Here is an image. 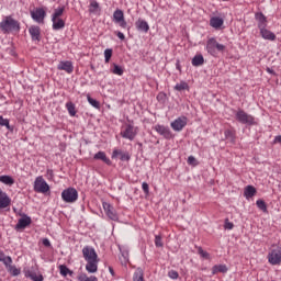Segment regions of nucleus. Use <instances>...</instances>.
Segmentation results:
<instances>
[{"mask_svg":"<svg viewBox=\"0 0 281 281\" xmlns=\"http://www.w3.org/2000/svg\"><path fill=\"white\" fill-rule=\"evenodd\" d=\"M0 29L4 34L19 32V30H21V24L19 21L12 19V16H7L2 22H0Z\"/></svg>","mask_w":281,"mask_h":281,"instance_id":"1","label":"nucleus"},{"mask_svg":"<svg viewBox=\"0 0 281 281\" xmlns=\"http://www.w3.org/2000/svg\"><path fill=\"white\" fill-rule=\"evenodd\" d=\"M235 120L239 122V124H246L247 126H254V124H256V119L244 110H238L235 113Z\"/></svg>","mask_w":281,"mask_h":281,"instance_id":"2","label":"nucleus"},{"mask_svg":"<svg viewBox=\"0 0 281 281\" xmlns=\"http://www.w3.org/2000/svg\"><path fill=\"white\" fill-rule=\"evenodd\" d=\"M61 199L65 203H76L78 201V190L74 188L65 189L61 192Z\"/></svg>","mask_w":281,"mask_h":281,"instance_id":"3","label":"nucleus"},{"mask_svg":"<svg viewBox=\"0 0 281 281\" xmlns=\"http://www.w3.org/2000/svg\"><path fill=\"white\" fill-rule=\"evenodd\" d=\"M31 19L35 21V23H45V18L47 16V12L43 8H36L35 10L30 11Z\"/></svg>","mask_w":281,"mask_h":281,"instance_id":"4","label":"nucleus"},{"mask_svg":"<svg viewBox=\"0 0 281 281\" xmlns=\"http://www.w3.org/2000/svg\"><path fill=\"white\" fill-rule=\"evenodd\" d=\"M35 192H41L45 194V192H49V184L43 179V177H37L34 182Z\"/></svg>","mask_w":281,"mask_h":281,"instance_id":"5","label":"nucleus"},{"mask_svg":"<svg viewBox=\"0 0 281 281\" xmlns=\"http://www.w3.org/2000/svg\"><path fill=\"white\" fill-rule=\"evenodd\" d=\"M113 21L123 30H126L128 27V23H126V20H124V11L120 9L114 11Z\"/></svg>","mask_w":281,"mask_h":281,"instance_id":"6","label":"nucleus"},{"mask_svg":"<svg viewBox=\"0 0 281 281\" xmlns=\"http://www.w3.org/2000/svg\"><path fill=\"white\" fill-rule=\"evenodd\" d=\"M187 125H188V119L186 116L178 117L170 124L171 128L177 133L183 131V128H186Z\"/></svg>","mask_w":281,"mask_h":281,"instance_id":"7","label":"nucleus"},{"mask_svg":"<svg viewBox=\"0 0 281 281\" xmlns=\"http://www.w3.org/2000/svg\"><path fill=\"white\" fill-rule=\"evenodd\" d=\"M82 256L86 262L91 260H98V252H95V249L91 246H86L82 248Z\"/></svg>","mask_w":281,"mask_h":281,"instance_id":"8","label":"nucleus"},{"mask_svg":"<svg viewBox=\"0 0 281 281\" xmlns=\"http://www.w3.org/2000/svg\"><path fill=\"white\" fill-rule=\"evenodd\" d=\"M136 135H137V131L131 124L126 125L125 130L123 132H121V136L124 139H130V142H133V139H135Z\"/></svg>","mask_w":281,"mask_h":281,"instance_id":"9","label":"nucleus"},{"mask_svg":"<svg viewBox=\"0 0 281 281\" xmlns=\"http://www.w3.org/2000/svg\"><path fill=\"white\" fill-rule=\"evenodd\" d=\"M25 278H31L33 281H43V274L38 271L37 268L32 267L29 270H24Z\"/></svg>","mask_w":281,"mask_h":281,"instance_id":"10","label":"nucleus"},{"mask_svg":"<svg viewBox=\"0 0 281 281\" xmlns=\"http://www.w3.org/2000/svg\"><path fill=\"white\" fill-rule=\"evenodd\" d=\"M268 262H270V265H280V262H281V250H280V248L272 249L268 254Z\"/></svg>","mask_w":281,"mask_h":281,"instance_id":"11","label":"nucleus"},{"mask_svg":"<svg viewBox=\"0 0 281 281\" xmlns=\"http://www.w3.org/2000/svg\"><path fill=\"white\" fill-rule=\"evenodd\" d=\"M225 16L223 15H213L212 16V27L214 30H223L225 26Z\"/></svg>","mask_w":281,"mask_h":281,"instance_id":"12","label":"nucleus"},{"mask_svg":"<svg viewBox=\"0 0 281 281\" xmlns=\"http://www.w3.org/2000/svg\"><path fill=\"white\" fill-rule=\"evenodd\" d=\"M155 131L158 132L159 135L165 137V139H172V132L170 127H166L164 125H156Z\"/></svg>","mask_w":281,"mask_h":281,"instance_id":"13","label":"nucleus"},{"mask_svg":"<svg viewBox=\"0 0 281 281\" xmlns=\"http://www.w3.org/2000/svg\"><path fill=\"white\" fill-rule=\"evenodd\" d=\"M103 210L111 221H117V214L111 204L103 202Z\"/></svg>","mask_w":281,"mask_h":281,"instance_id":"14","label":"nucleus"},{"mask_svg":"<svg viewBox=\"0 0 281 281\" xmlns=\"http://www.w3.org/2000/svg\"><path fill=\"white\" fill-rule=\"evenodd\" d=\"M32 225V217L23 215L15 225V229H25V227Z\"/></svg>","mask_w":281,"mask_h":281,"instance_id":"15","label":"nucleus"},{"mask_svg":"<svg viewBox=\"0 0 281 281\" xmlns=\"http://www.w3.org/2000/svg\"><path fill=\"white\" fill-rule=\"evenodd\" d=\"M57 69L59 71H66V74H72L74 72V64L71 61H60L57 66Z\"/></svg>","mask_w":281,"mask_h":281,"instance_id":"16","label":"nucleus"},{"mask_svg":"<svg viewBox=\"0 0 281 281\" xmlns=\"http://www.w3.org/2000/svg\"><path fill=\"white\" fill-rule=\"evenodd\" d=\"M11 203L10 196H8V193L0 190V210H5V207H9Z\"/></svg>","mask_w":281,"mask_h":281,"instance_id":"17","label":"nucleus"},{"mask_svg":"<svg viewBox=\"0 0 281 281\" xmlns=\"http://www.w3.org/2000/svg\"><path fill=\"white\" fill-rule=\"evenodd\" d=\"M135 25L138 32H144L145 34L148 33V30H150V26L148 25V22H146V20L138 19L135 22Z\"/></svg>","mask_w":281,"mask_h":281,"instance_id":"18","label":"nucleus"},{"mask_svg":"<svg viewBox=\"0 0 281 281\" xmlns=\"http://www.w3.org/2000/svg\"><path fill=\"white\" fill-rule=\"evenodd\" d=\"M32 41H41V27L33 25L29 29Z\"/></svg>","mask_w":281,"mask_h":281,"instance_id":"19","label":"nucleus"},{"mask_svg":"<svg viewBox=\"0 0 281 281\" xmlns=\"http://www.w3.org/2000/svg\"><path fill=\"white\" fill-rule=\"evenodd\" d=\"M98 262H100L99 259L87 261L86 271L88 273H98Z\"/></svg>","mask_w":281,"mask_h":281,"instance_id":"20","label":"nucleus"},{"mask_svg":"<svg viewBox=\"0 0 281 281\" xmlns=\"http://www.w3.org/2000/svg\"><path fill=\"white\" fill-rule=\"evenodd\" d=\"M260 30V34L262 36V38H265L266 41H274L276 40V33L267 30V27L261 26Z\"/></svg>","mask_w":281,"mask_h":281,"instance_id":"21","label":"nucleus"},{"mask_svg":"<svg viewBox=\"0 0 281 281\" xmlns=\"http://www.w3.org/2000/svg\"><path fill=\"white\" fill-rule=\"evenodd\" d=\"M224 135L225 139H227V142H231V144H234L236 142V131L234 128L225 130Z\"/></svg>","mask_w":281,"mask_h":281,"instance_id":"22","label":"nucleus"},{"mask_svg":"<svg viewBox=\"0 0 281 281\" xmlns=\"http://www.w3.org/2000/svg\"><path fill=\"white\" fill-rule=\"evenodd\" d=\"M93 159H97V160H100V161H103L104 164H106L108 166H111V159H109L106 157V154L104 151H98Z\"/></svg>","mask_w":281,"mask_h":281,"instance_id":"23","label":"nucleus"},{"mask_svg":"<svg viewBox=\"0 0 281 281\" xmlns=\"http://www.w3.org/2000/svg\"><path fill=\"white\" fill-rule=\"evenodd\" d=\"M256 188L254 186H247L244 190V196H246V199H251L254 196H256Z\"/></svg>","mask_w":281,"mask_h":281,"instance_id":"24","label":"nucleus"},{"mask_svg":"<svg viewBox=\"0 0 281 281\" xmlns=\"http://www.w3.org/2000/svg\"><path fill=\"white\" fill-rule=\"evenodd\" d=\"M52 23H53V30L55 31L63 30L65 27V22L60 18L52 20Z\"/></svg>","mask_w":281,"mask_h":281,"instance_id":"25","label":"nucleus"},{"mask_svg":"<svg viewBox=\"0 0 281 281\" xmlns=\"http://www.w3.org/2000/svg\"><path fill=\"white\" fill-rule=\"evenodd\" d=\"M256 19H257V21L259 22V24H258L259 30H261L262 26H263V27H267V16H265V14H262V13H257V14H256Z\"/></svg>","mask_w":281,"mask_h":281,"instance_id":"26","label":"nucleus"},{"mask_svg":"<svg viewBox=\"0 0 281 281\" xmlns=\"http://www.w3.org/2000/svg\"><path fill=\"white\" fill-rule=\"evenodd\" d=\"M203 63H205V59H203V55H195L192 58L193 67H201V65H203Z\"/></svg>","mask_w":281,"mask_h":281,"instance_id":"27","label":"nucleus"},{"mask_svg":"<svg viewBox=\"0 0 281 281\" xmlns=\"http://www.w3.org/2000/svg\"><path fill=\"white\" fill-rule=\"evenodd\" d=\"M0 182L4 186H14V178L11 176H0Z\"/></svg>","mask_w":281,"mask_h":281,"instance_id":"28","label":"nucleus"},{"mask_svg":"<svg viewBox=\"0 0 281 281\" xmlns=\"http://www.w3.org/2000/svg\"><path fill=\"white\" fill-rule=\"evenodd\" d=\"M63 14H65V7H59L55 9L52 15V21H55V19H60Z\"/></svg>","mask_w":281,"mask_h":281,"instance_id":"29","label":"nucleus"},{"mask_svg":"<svg viewBox=\"0 0 281 281\" xmlns=\"http://www.w3.org/2000/svg\"><path fill=\"white\" fill-rule=\"evenodd\" d=\"M212 49L214 52V49H216L217 52H220L221 54H223V52H225V45L220 44L218 42H216V40H212Z\"/></svg>","mask_w":281,"mask_h":281,"instance_id":"30","label":"nucleus"},{"mask_svg":"<svg viewBox=\"0 0 281 281\" xmlns=\"http://www.w3.org/2000/svg\"><path fill=\"white\" fill-rule=\"evenodd\" d=\"M213 273H227V266H225V265L214 266Z\"/></svg>","mask_w":281,"mask_h":281,"instance_id":"31","label":"nucleus"},{"mask_svg":"<svg viewBox=\"0 0 281 281\" xmlns=\"http://www.w3.org/2000/svg\"><path fill=\"white\" fill-rule=\"evenodd\" d=\"M66 108H67L69 115H71V117H75L76 116V104H74L72 102H68V103H66Z\"/></svg>","mask_w":281,"mask_h":281,"instance_id":"32","label":"nucleus"},{"mask_svg":"<svg viewBox=\"0 0 281 281\" xmlns=\"http://www.w3.org/2000/svg\"><path fill=\"white\" fill-rule=\"evenodd\" d=\"M7 270L11 273V276H13L14 278L16 276H21V269L16 268V266H9V268H7Z\"/></svg>","mask_w":281,"mask_h":281,"instance_id":"33","label":"nucleus"},{"mask_svg":"<svg viewBox=\"0 0 281 281\" xmlns=\"http://www.w3.org/2000/svg\"><path fill=\"white\" fill-rule=\"evenodd\" d=\"M186 89H189L188 82H186V81H181L180 83H177L175 86L176 91H186Z\"/></svg>","mask_w":281,"mask_h":281,"instance_id":"34","label":"nucleus"},{"mask_svg":"<svg viewBox=\"0 0 281 281\" xmlns=\"http://www.w3.org/2000/svg\"><path fill=\"white\" fill-rule=\"evenodd\" d=\"M79 281H98V278L95 276L88 277L87 274H80L78 277Z\"/></svg>","mask_w":281,"mask_h":281,"instance_id":"35","label":"nucleus"},{"mask_svg":"<svg viewBox=\"0 0 281 281\" xmlns=\"http://www.w3.org/2000/svg\"><path fill=\"white\" fill-rule=\"evenodd\" d=\"M59 271H60V276H64V277H67L69 276V273H71V270H69V268H67V266L65 265L59 266Z\"/></svg>","mask_w":281,"mask_h":281,"instance_id":"36","label":"nucleus"},{"mask_svg":"<svg viewBox=\"0 0 281 281\" xmlns=\"http://www.w3.org/2000/svg\"><path fill=\"white\" fill-rule=\"evenodd\" d=\"M134 281H144V272L142 270H137L135 273H134V278H133Z\"/></svg>","mask_w":281,"mask_h":281,"instance_id":"37","label":"nucleus"},{"mask_svg":"<svg viewBox=\"0 0 281 281\" xmlns=\"http://www.w3.org/2000/svg\"><path fill=\"white\" fill-rule=\"evenodd\" d=\"M88 102L93 106L94 109H100V102H98L95 99L88 95Z\"/></svg>","mask_w":281,"mask_h":281,"instance_id":"38","label":"nucleus"},{"mask_svg":"<svg viewBox=\"0 0 281 281\" xmlns=\"http://www.w3.org/2000/svg\"><path fill=\"white\" fill-rule=\"evenodd\" d=\"M2 262H3V265L5 266L7 269L10 268L12 266V257H10V256L5 257L4 256L2 258Z\"/></svg>","mask_w":281,"mask_h":281,"instance_id":"39","label":"nucleus"},{"mask_svg":"<svg viewBox=\"0 0 281 281\" xmlns=\"http://www.w3.org/2000/svg\"><path fill=\"white\" fill-rule=\"evenodd\" d=\"M112 72L115 74V76H122L124 74V69H122V67H120L119 65L114 64Z\"/></svg>","mask_w":281,"mask_h":281,"instance_id":"40","label":"nucleus"},{"mask_svg":"<svg viewBox=\"0 0 281 281\" xmlns=\"http://www.w3.org/2000/svg\"><path fill=\"white\" fill-rule=\"evenodd\" d=\"M111 56H113V49L106 48L104 50L105 63H109V60H111Z\"/></svg>","mask_w":281,"mask_h":281,"instance_id":"41","label":"nucleus"},{"mask_svg":"<svg viewBox=\"0 0 281 281\" xmlns=\"http://www.w3.org/2000/svg\"><path fill=\"white\" fill-rule=\"evenodd\" d=\"M0 126H5L8 128V131H10V121L8 119H3L0 115Z\"/></svg>","mask_w":281,"mask_h":281,"instance_id":"42","label":"nucleus"},{"mask_svg":"<svg viewBox=\"0 0 281 281\" xmlns=\"http://www.w3.org/2000/svg\"><path fill=\"white\" fill-rule=\"evenodd\" d=\"M257 207H259V210H262V212H267V204L262 200H257Z\"/></svg>","mask_w":281,"mask_h":281,"instance_id":"43","label":"nucleus"},{"mask_svg":"<svg viewBox=\"0 0 281 281\" xmlns=\"http://www.w3.org/2000/svg\"><path fill=\"white\" fill-rule=\"evenodd\" d=\"M90 7L92 8V9H90V12H95V10H98V8H100V4L98 3V1L93 0V1H91Z\"/></svg>","mask_w":281,"mask_h":281,"instance_id":"44","label":"nucleus"},{"mask_svg":"<svg viewBox=\"0 0 281 281\" xmlns=\"http://www.w3.org/2000/svg\"><path fill=\"white\" fill-rule=\"evenodd\" d=\"M155 245H156V247H164V243L161 241V236L156 235Z\"/></svg>","mask_w":281,"mask_h":281,"instance_id":"45","label":"nucleus"},{"mask_svg":"<svg viewBox=\"0 0 281 281\" xmlns=\"http://www.w3.org/2000/svg\"><path fill=\"white\" fill-rule=\"evenodd\" d=\"M142 188H143V191L145 192V194H150V188L148 186V182H143Z\"/></svg>","mask_w":281,"mask_h":281,"instance_id":"46","label":"nucleus"},{"mask_svg":"<svg viewBox=\"0 0 281 281\" xmlns=\"http://www.w3.org/2000/svg\"><path fill=\"white\" fill-rule=\"evenodd\" d=\"M169 278H171V280H177V278H179V272L171 270L168 273Z\"/></svg>","mask_w":281,"mask_h":281,"instance_id":"47","label":"nucleus"},{"mask_svg":"<svg viewBox=\"0 0 281 281\" xmlns=\"http://www.w3.org/2000/svg\"><path fill=\"white\" fill-rule=\"evenodd\" d=\"M130 159H131V155H128V153L122 151L121 161H128Z\"/></svg>","mask_w":281,"mask_h":281,"instance_id":"48","label":"nucleus"},{"mask_svg":"<svg viewBox=\"0 0 281 281\" xmlns=\"http://www.w3.org/2000/svg\"><path fill=\"white\" fill-rule=\"evenodd\" d=\"M224 228L234 229V223L229 222V220H225Z\"/></svg>","mask_w":281,"mask_h":281,"instance_id":"49","label":"nucleus"},{"mask_svg":"<svg viewBox=\"0 0 281 281\" xmlns=\"http://www.w3.org/2000/svg\"><path fill=\"white\" fill-rule=\"evenodd\" d=\"M188 164L189 166H196V158H194V156H189Z\"/></svg>","mask_w":281,"mask_h":281,"instance_id":"50","label":"nucleus"},{"mask_svg":"<svg viewBox=\"0 0 281 281\" xmlns=\"http://www.w3.org/2000/svg\"><path fill=\"white\" fill-rule=\"evenodd\" d=\"M122 258H123L122 262H124V265H126V262H128V251H123Z\"/></svg>","mask_w":281,"mask_h":281,"instance_id":"51","label":"nucleus"},{"mask_svg":"<svg viewBox=\"0 0 281 281\" xmlns=\"http://www.w3.org/2000/svg\"><path fill=\"white\" fill-rule=\"evenodd\" d=\"M42 244L44 245V247H52V243H50L49 239H47V238H44V239L42 240Z\"/></svg>","mask_w":281,"mask_h":281,"instance_id":"52","label":"nucleus"},{"mask_svg":"<svg viewBox=\"0 0 281 281\" xmlns=\"http://www.w3.org/2000/svg\"><path fill=\"white\" fill-rule=\"evenodd\" d=\"M116 36H117V38H120V41H124L125 38H126V36H124V33H122V32H116Z\"/></svg>","mask_w":281,"mask_h":281,"instance_id":"53","label":"nucleus"},{"mask_svg":"<svg viewBox=\"0 0 281 281\" xmlns=\"http://www.w3.org/2000/svg\"><path fill=\"white\" fill-rule=\"evenodd\" d=\"M119 155H120V156L122 155V150L115 149V150L113 151L112 157H117Z\"/></svg>","mask_w":281,"mask_h":281,"instance_id":"54","label":"nucleus"},{"mask_svg":"<svg viewBox=\"0 0 281 281\" xmlns=\"http://www.w3.org/2000/svg\"><path fill=\"white\" fill-rule=\"evenodd\" d=\"M200 254L202 256V258H207V256H210L207 252H205L203 249H200Z\"/></svg>","mask_w":281,"mask_h":281,"instance_id":"55","label":"nucleus"},{"mask_svg":"<svg viewBox=\"0 0 281 281\" xmlns=\"http://www.w3.org/2000/svg\"><path fill=\"white\" fill-rule=\"evenodd\" d=\"M274 144H281V136L274 137Z\"/></svg>","mask_w":281,"mask_h":281,"instance_id":"56","label":"nucleus"},{"mask_svg":"<svg viewBox=\"0 0 281 281\" xmlns=\"http://www.w3.org/2000/svg\"><path fill=\"white\" fill-rule=\"evenodd\" d=\"M4 256H5V254H3V251H0V262H2Z\"/></svg>","mask_w":281,"mask_h":281,"instance_id":"57","label":"nucleus"},{"mask_svg":"<svg viewBox=\"0 0 281 281\" xmlns=\"http://www.w3.org/2000/svg\"><path fill=\"white\" fill-rule=\"evenodd\" d=\"M109 271H110L111 276H115V271L113 270L112 267H109Z\"/></svg>","mask_w":281,"mask_h":281,"instance_id":"58","label":"nucleus"},{"mask_svg":"<svg viewBox=\"0 0 281 281\" xmlns=\"http://www.w3.org/2000/svg\"><path fill=\"white\" fill-rule=\"evenodd\" d=\"M211 45H212V40H209V42H207V49H210Z\"/></svg>","mask_w":281,"mask_h":281,"instance_id":"59","label":"nucleus"},{"mask_svg":"<svg viewBox=\"0 0 281 281\" xmlns=\"http://www.w3.org/2000/svg\"><path fill=\"white\" fill-rule=\"evenodd\" d=\"M268 74H276L271 68H267Z\"/></svg>","mask_w":281,"mask_h":281,"instance_id":"60","label":"nucleus"},{"mask_svg":"<svg viewBox=\"0 0 281 281\" xmlns=\"http://www.w3.org/2000/svg\"><path fill=\"white\" fill-rule=\"evenodd\" d=\"M210 25H212V19H210Z\"/></svg>","mask_w":281,"mask_h":281,"instance_id":"61","label":"nucleus"}]
</instances>
